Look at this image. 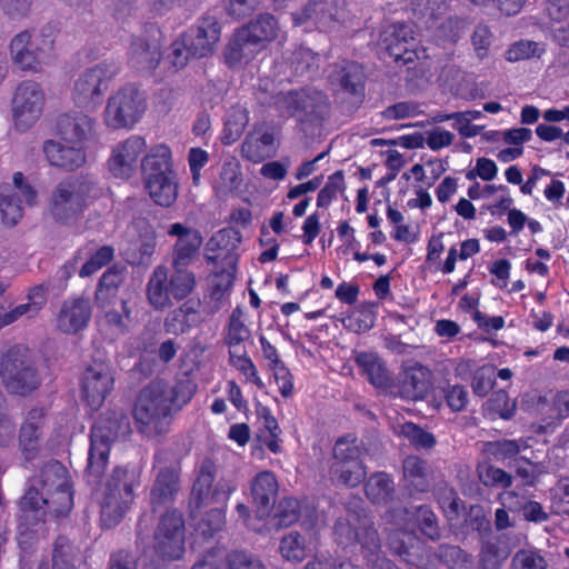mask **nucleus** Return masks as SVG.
Wrapping results in <instances>:
<instances>
[{"label": "nucleus", "instance_id": "19", "mask_svg": "<svg viewBox=\"0 0 569 569\" xmlns=\"http://www.w3.org/2000/svg\"><path fill=\"white\" fill-rule=\"evenodd\" d=\"M114 377L109 362L93 360L82 377V393L88 406L99 409L113 389Z\"/></svg>", "mask_w": 569, "mask_h": 569}, {"label": "nucleus", "instance_id": "52", "mask_svg": "<svg viewBox=\"0 0 569 569\" xmlns=\"http://www.w3.org/2000/svg\"><path fill=\"white\" fill-rule=\"evenodd\" d=\"M478 476L487 487L508 488L512 483V477L508 472L489 465L479 466Z\"/></svg>", "mask_w": 569, "mask_h": 569}, {"label": "nucleus", "instance_id": "51", "mask_svg": "<svg viewBox=\"0 0 569 569\" xmlns=\"http://www.w3.org/2000/svg\"><path fill=\"white\" fill-rule=\"evenodd\" d=\"M399 433L407 438L416 448L430 449L436 445L435 436L412 422L400 426Z\"/></svg>", "mask_w": 569, "mask_h": 569}, {"label": "nucleus", "instance_id": "37", "mask_svg": "<svg viewBox=\"0 0 569 569\" xmlns=\"http://www.w3.org/2000/svg\"><path fill=\"white\" fill-rule=\"evenodd\" d=\"M357 362L363 369L369 381L373 386L379 388H385L389 386L391 377L385 363L380 360V358L377 355L370 352L360 353L357 357Z\"/></svg>", "mask_w": 569, "mask_h": 569}, {"label": "nucleus", "instance_id": "59", "mask_svg": "<svg viewBox=\"0 0 569 569\" xmlns=\"http://www.w3.org/2000/svg\"><path fill=\"white\" fill-rule=\"evenodd\" d=\"M498 174L496 162L489 158H478L476 164L466 173L468 180L480 178L483 181H491Z\"/></svg>", "mask_w": 569, "mask_h": 569}, {"label": "nucleus", "instance_id": "8", "mask_svg": "<svg viewBox=\"0 0 569 569\" xmlns=\"http://www.w3.org/2000/svg\"><path fill=\"white\" fill-rule=\"evenodd\" d=\"M131 432L127 416L111 411L100 417L91 428V446L89 450L88 471L94 477H100L107 466L110 452V442L126 437Z\"/></svg>", "mask_w": 569, "mask_h": 569}, {"label": "nucleus", "instance_id": "35", "mask_svg": "<svg viewBox=\"0 0 569 569\" xmlns=\"http://www.w3.org/2000/svg\"><path fill=\"white\" fill-rule=\"evenodd\" d=\"M170 284L168 283V271L164 267H158L148 283L149 302L157 309L170 306Z\"/></svg>", "mask_w": 569, "mask_h": 569}, {"label": "nucleus", "instance_id": "56", "mask_svg": "<svg viewBox=\"0 0 569 569\" xmlns=\"http://www.w3.org/2000/svg\"><path fill=\"white\" fill-rule=\"evenodd\" d=\"M510 569H547V561L537 551L522 549L512 557Z\"/></svg>", "mask_w": 569, "mask_h": 569}, {"label": "nucleus", "instance_id": "45", "mask_svg": "<svg viewBox=\"0 0 569 569\" xmlns=\"http://www.w3.org/2000/svg\"><path fill=\"white\" fill-rule=\"evenodd\" d=\"M249 338L250 330L244 325L243 313L237 308L230 316L226 343L229 346L230 350H237V348Z\"/></svg>", "mask_w": 569, "mask_h": 569}, {"label": "nucleus", "instance_id": "12", "mask_svg": "<svg viewBox=\"0 0 569 569\" xmlns=\"http://www.w3.org/2000/svg\"><path fill=\"white\" fill-rule=\"evenodd\" d=\"M136 486H139V472L136 469H114L101 503V518L106 526H113L122 517L134 499L132 490Z\"/></svg>", "mask_w": 569, "mask_h": 569}, {"label": "nucleus", "instance_id": "42", "mask_svg": "<svg viewBox=\"0 0 569 569\" xmlns=\"http://www.w3.org/2000/svg\"><path fill=\"white\" fill-rule=\"evenodd\" d=\"M202 243L200 233H189L186 238L178 239L174 244L173 267H187L197 254Z\"/></svg>", "mask_w": 569, "mask_h": 569}, {"label": "nucleus", "instance_id": "43", "mask_svg": "<svg viewBox=\"0 0 569 569\" xmlns=\"http://www.w3.org/2000/svg\"><path fill=\"white\" fill-rule=\"evenodd\" d=\"M279 551L284 560L301 562L306 558L305 538L297 531L289 532L281 538Z\"/></svg>", "mask_w": 569, "mask_h": 569}, {"label": "nucleus", "instance_id": "28", "mask_svg": "<svg viewBox=\"0 0 569 569\" xmlns=\"http://www.w3.org/2000/svg\"><path fill=\"white\" fill-rule=\"evenodd\" d=\"M262 49L252 43V40L242 34L238 28L230 38L224 51L223 57L226 63L230 68H239L252 61Z\"/></svg>", "mask_w": 569, "mask_h": 569}, {"label": "nucleus", "instance_id": "32", "mask_svg": "<svg viewBox=\"0 0 569 569\" xmlns=\"http://www.w3.org/2000/svg\"><path fill=\"white\" fill-rule=\"evenodd\" d=\"M329 80L351 94H359L362 91L363 71L356 62L342 61L335 64Z\"/></svg>", "mask_w": 569, "mask_h": 569}, {"label": "nucleus", "instance_id": "40", "mask_svg": "<svg viewBox=\"0 0 569 569\" xmlns=\"http://www.w3.org/2000/svg\"><path fill=\"white\" fill-rule=\"evenodd\" d=\"M0 214L8 226H14L23 216L22 207L16 198V192L10 184L0 187Z\"/></svg>", "mask_w": 569, "mask_h": 569}, {"label": "nucleus", "instance_id": "57", "mask_svg": "<svg viewBox=\"0 0 569 569\" xmlns=\"http://www.w3.org/2000/svg\"><path fill=\"white\" fill-rule=\"evenodd\" d=\"M345 189L343 173L337 171L331 174L326 186L319 191L317 197L318 207H327L339 192Z\"/></svg>", "mask_w": 569, "mask_h": 569}, {"label": "nucleus", "instance_id": "21", "mask_svg": "<svg viewBox=\"0 0 569 569\" xmlns=\"http://www.w3.org/2000/svg\"><path fill=\"white\" fill-rule=\"evenodd\" d=\"M381 43L395 61L412 62L418 58L417 41L410 26L392 24L381 34Z\"/></svg>", "mask_w": 569, "mask_h": 569}, {"label": "nucleus", "instance_id": "30", "mask_svg": "<svg viewBox=\"0 0 569 569\" xmlns=\"http://www.w3.org/2000/svg\"><path fill=\"white\" fill-rule=\"evenodd\" d=\"M276 153L274 136L270 131L250 132L241 146L243 158L258 163Z\"/></svg>", "mask_w": 569, "mask_h": 569}, {"label": "nucleus", "instance_id": "54", "mask_svg": "<svg viewBox=\"0 0 569 569\" xmlns=\"http://www.w3.org/2000/svg\"><path fill=\"white\" fill-rule=\"evenodd\" d=\"M527 447V442L522 440H498L489 443V452L496 460L505 461Z\"/></svg>", "mask_w": 569, "mask_h": 569}, {"label": "nucleus", "instance_id": "16", "mask_svg": "<svg viewBox=\"0 0 569 569\" xmlns=\"http://www.w3.org/2000/svg\"><path fill=\"white\" fill-rule=\"evenodd\" d=\"M186 527L181 512H166L154 535L156 553L163 560L180 559L184 552Z\"/></svg>", "mask_w": 569, "mask_h": 569}, {"label": "nucleus", "instance_id": "63", "mask_svg": "<svg viewBox=\"0 0 569 569\" xmlns=\"http://www.w3.org/2000/svg\"><path fill=\"white\" fill-rule=\"evenodd\" d=\"M233 279L230 272L214 273L210 278V296L216 301H222L228 295Z\"/></svg>", "mask_w": 569, "mask_h": 569}, {"label": "nucleus", "instance_id": "26", "mask_svg": "<svg viewBox=\"0 0 569 569\" xmlns=\"http://www.w3.org/2000/svg\"><path fill=\"white\" fill-rule=\"evenodd\" d=\"M242 34L264 51L269 44L281 36L278 19L270 13H260L247 24L239 28Z\"/></svg>", "mask_w": 569, "mask_h": 569}, {"label": "nucleus", "instance_id": "38", "mask_svg": "<svg viewBox=\"0 0 569 569\" xmlns=\"http://www.w3.org/2000/svg\"><path fill=\"white\" fill-rule=\"evenodd\" d=\"M242 182L240 163L237 159L230 158L222 164L219 178L214 183L216 192L226 197L236 191Z\"/></svg>", "mask_w": 569, "mask_h": 569}, {"label": "nucleus", "instance_id": "13", "mask_svg": "<svg viewBox=\"0 0 569 569\" xmlns=\"http://www.w3.org/2000/svg\"><path fill=\"white\" fill-rule=\"evenodd\" d=\"M291 17L295 27H305L306 30L315 27L331 32L347 22L348 11L346 0H310Z\"/></svg>", "mask_w": 569, "mask_h": 569}, {"label": "nucleus", "instance_id": "4", "mask_svg": "<svg viewBox=\"0 0 569 569\" xmlns=\"http://www.w3.org/2000/svg\"><path fill=\"white\" fill-rule=\"evenodd\" d=\"M144 190L159 207L169 208L178 198L179 181L171 166V152L164 144L152 148L144 157Z\"/></svg>", "mask_w": 569, "mask_h": 569}, {"label": "nucleus", "instance_id": "46", "mask_svg": "<svg viewBox=\"0 0 569 569\" xmlns=\"http://www.w3.org/2000/svg\"><path fill=\"white\" fill-rule=\"evenodd\" d=\"M545 52L541 43L531 40H520L512 43L505 53L510 62H518L531 58H539Z\"/></svg>", "mask_w": 569, "mask_h": 569}, {"label": "nucleus", "instance_id": "48", "mask_svg": "<svg viewBox=\"0 0 569 569\" xmlns=\"http://www.w3.org/2000/svg\"><path fill=\"white\" fill-rule=\"evenodd\" d=\"M466 31L463 20L449 18L442 22L436 30L435 38L440 46L456 43Z\"/></svg>", "mask_w": 569, "mask_h": 569}, {"label": "nucleus", "instance_id": "27", "mask_svg": "<svg viewBox=\"0 0 569 569\" xmlns=\"http://www.w3.org/2000/svg\"><path fill=\"white\" fill-rule=\"evenodd\" d=\"M279 485L271 471H261L251 480L250 491L261 517L269 515L276 502Z\"/></svg>", "mask_w": 569, "mask_h": 569}, {"label": "nucleus", "instance_id": "47", "mask_svg": "<svg viewBox=\"0 0 569 569\" xmlns=\"http://www.w3.org/2000/svg\"><path fill=\"white\" fill-rule=\"evenodd\" d=\"M170 292L174 299L181 300L188 297L196 287V277L191 271L183 268H174V273L171 276Z\"/></svg>", "mask_w": 569, "mask_h": 569}, {"label": "nucleus", "instance_id": "3", "mask_svg": "<svg viewBox=\"0 0 569 569\" xmlns=\"http://www.w3.org/2000/svg\"><path fill=\"white\" fill-rule=\"evenodd\" d=\"M54 42L56 29L52 26L23 30L10 41L11 60L24 71L40 72L56 58Z\"/></svg>", "mask_w": 569, "mask_h": 569}, {"label": "nucleus", "instance_id": "7", "mask_svg": "<svg viewBox=\"0 0 569 569\" xmlns=\"http://www.w3.org/2000/svg\"><path fill=\"white\" fill-rule=\"evenodd\" d=\"M0 378L8 392L27 396L41 385L32 352L24 346H14L1 357Z\"/></svg>", "mask_w": 569, "mask_h": 569}, {"label": "nucleus", "instance_id": "5", "mask_svg": "<svg viewBox=\"0 0 569 569\" xmlns=\"http://www.w3.org/2000/svg\"><path fill=\"white\" fill-rule=\"evenodd\" d=\"M96 193V183L87 177L64 179L51 192L48 203L49 214L58 222H71L84 211Z\"/></svg>", "mask_w": 569, "mask_h": 569}, {"label": "nucleus", "instance_id": "6", "mask_svg": "<svg viewBox=\"0 0 569 569\" xmlns=\"http://www.w3.org/2000/svg\"><path fill=\"white\" fill-rule=\"evenodd\" d=\"M190 395H182L180 388L171 387L162 380L152 381L144 389V433L159 436L168 431L171 417L189 400Z\"/></svg>", "mask_w": 569, "mask_h": 569}, {"label": "nucleus", "instance_id": "20", "mask_svg": "<svg viewBox=\"0 0 569 569\" xmlns=\"http://www.w3.org/2000/svg\"><path fill=\"white\" fill-rule=\"evenodd\" d=\"M110 173L118 179H130L142 167V138L132 136L118 143L108 160Z\"/></svg>", "mask_w": 569, "mask_h": 569}, {"label": "nucleus", "instance_id": "31", "mask_svg": "<svg viewBox=\"0 0 569 569\" xmlns=\"http://www.w3.org/2000/svg\"><path fill=\"white\" fill-rule=\"evenodd\" d=\"M123 280V269L117 266L103 272L94 293V303L99 310H106L114 303L119 287L122 284Z\"/></svg>", "mask_w": 569, "mask_h": 569}, {"label": "nucleus", "instance_id": "1", "mask_svg": "<svg viewBox=\"0 0 569 569\" xmlns=\"http://www.w3.org/2000/svg\"><path fill=\"white\" fill-rule=\"evenodd\" d=\"M20 505L27 522L42 520L47 511L56 517L68 513L72 507L68 469L59 461L48 462L31 479Z\"/></svg>", "mask_w": 569, "mask_h": 569}, {"label": "nucleus", "instance_id": "36", "mask_svg": "<svg viewBox=\"0 0 569 569\" xmlns=\"http://www.w3.org/2000/svg\"><path fill=\"white\" fill-rule=\"evenodd\" d=\"M451 0H412L413 17L431 28L433 22L447 13Z\"/></svg>", "mask_w": 569, "mask_h": 569}, {"label": "nucleus", "instance_id": "24", "mask_svg": "<svg viewBox=\"0 0 569 569\" xmlns=\"http://www.w3.org/2000/svg\"><path fill=\"white\" fill-rule=\"evenodd\" d=\"M93 131V120L82 111L60 114L56 121V133L64 143L83 146Z\"/></svg>", "mask_w": 569, "mask_h": 569}, {"label": "nucleus", "instance_id": "62", "mask_svg": "<svg viewBox=\"0 0 569 569\" xmlns=\"http://www.w3.org/2000/svg\"><path fill=\"white\" fill-rule=\"evenodd\" d=\"M495 368L491 366H483L477 370L473 381L472 389L478 396H486L493 387L495 383Z\"/></svg>", "mask_w": 569, "mask_h": 569}, {"label": "nucleus", "instance_id": "41", "mask_svg": "<svg viewBox=\"0 0 569 569\" xmlns=\"http://www.w3.org/2000/svg\"><path fill=\"white\" fill-rule=\"evenodd\" d=\"M393 490V482L385 472L372 475L366 485V495L373 503H386Z\"/></svg>", "mask_w": 569, "mask_h": 569}, {"label": "nucleus", "instance_id": "60", "mask_svg": "<svg viewBox=\"0 0 569 569\" xmlns=\"http://www.w3.org/2000/svg\"><path fill=\"white\" fill-rule=\"evenodd\" d=\"M52 561V569H79L77 566L79 559L73 555L71 547L62 541H58Z\"/></svg>", "mask_w": 569, "mask_h": 569}, {"label": "nucleus", "instance_id": "33", "mask_svg": "<svg viewBox=\"0 0 569 569\" xmlns=\"http://www.w3.org/2000/svg\"><path fill=\"white\" fill-rule=\"evenodd\" d=\"M48 290L49 288L47 284H40L31 288L28 293V302L21 303L8 312L0 322V326L10 325L23 316L31 318L38 315L47 302Z\"/></svg>", "mask_w": 569, "mask_h": 569}, {"label": "nucleus", "instance_id": "25", "mask_svg": "<svg viewBox=\"0 0 569 569\" xmlns=\"http://www.w3.org/2000/svg\"><path fill=\"white\" fill-rule=\"evenodd\" d=\"M43 153L51 166L74 170L86 162V152L83 146L72 143H61L54 140H48L43 143Z\"/></svg>", "mask_w": 569, "mask_h": 569}, {"label": "nucleus", "instance_id": "10", "mask_svg": "<svg viewBox=\"0 0 569 569\" xmlns=\"http://www.w3.org/2000/svg\"><path fill=\"white\" fill-rule=\"evenodd\" d=\"M335 536L336 541L343 547L359 542L369 568L373 559L382 556L377 530L367 517L357 512L347 511L343 517L336 521Z\"/></svg>", "mask_w": 569, "mask_h": 569}, {"label": "nucleus", "instance_id": "49", "mask_svg": "<svg viewBox=\"0 0 569 569\" xmlns=\"http://www.w3.org/2000/svg\"><path fill=\"white\" fill-rule=\"evenodd\" d=\"M114 256V250L110 246H102L94 252L90 253L89 259L84 262L79 271L81 278L90 277L98 270L108 264Z\"/></svg>", "mask_w": 569, "mask_h": 569}, {"label": "nucleus", "instance_id": "53", "mask_svg": "<svg viewBox=\"0 0 569 569\" xmlns=\"http://www.w3.org/2000/svg\"><path fill=\"white\" fill-rule=\"evenodd\" d=\"M229 355L230 363L246 377L247 381L254 383L259 388L263 386L254 363L246 356L244 351L237 353V350H229Z\"/></svg>", "mask_w": 569, "mask_h": 569}, {"label": "nucleus", "instance_id": "61", "mask_svg": "<svg viewBox=\"0 0 569 569\" xmlns=\"http://www.w3.org/2000/svg\"><path fill=\"white\" fill-rule=\"evenodd\" d=\"M226 569H267L257 557L236 551L227 557Z\"/></svg>", "mask_w": 569, "mask_h": 569}, {"label": "nucleus", "instance_id": "34", "mask_svg": "<svg viewBox=\"0 0 569 569\" xmlns=\"http://www.w3.org/2000/svg\"><path fill=\"white\" fill-rule=\"evenodd\" d=\"M249 122V114L246 108L241 106L231 107L224 117V127L221 133L223 144L234 143L243 133Z\"/></svg>", "mask_w": 569, "mask_h": 569}, {"label": "nucleus", "instance_id": "2", "mask_svg": "<svg viewBox=\"0 0 569 569\" xmlns=\"http://www.w3.org/2000/svg\"><path fill=\"white\" fill-rule=\"evenodd\" d=\"M385 521L392 526L388 542L399 556L408 553V546L416 539V529L430 539H437L440 536L437 518L426 506L418 507L413 511L401 507L393 508L386 512Z\"/></svg>", "mask_w": 569, "mask_h": 569}, {"label": "nucleus", "instance_id": "39", "mask_svg": "<svg viewBox=\"0 0 569 569\" xmlns=\"http://www.w3.org/2000/svg\"><path fill=\"white\" fill-rule=\"evenodd\" d=\"M403 475L409 486L417 491L425 492L429 489L428 470L426 462L420 458L410 456L403 461Z\"/></svg>", "mask_w": 569, "mask_h": 569}, {"label": "nucleus", "instance_id": "44", "mask_svg": "<svg viewBox=\"0 0 569 569\" xmlns=\"http://www.w3.org/2000/svg\"><path fill=\"white\" fill-rule=\"evenodd\" d=\"M288 62L295 76H305L317 69L319 56L308 48L300 47L291 53Z\"/></svg>", "mask_w": 569, "mask_h": 569}, {"label": "nucleus", "instance_id": "23", "mask_svg": "<svg viewBox=\"0 0 569 569\" xmlns=\"http://www.w3.org/2000/svg\"><path fill=\"white\" fill-rule=\"evenodd\" d=\"M221 28L218 19L211 14L202 16L194 27L182 34L186 37L193 52L203 58L211 54L219 42Z\"/></svg>", "mask_w": 569, "mask_h": 569}, {"label": "nucleus", "instance_id": "55", "mask_svg": "<svg viewBox=\"0 0 569 569\" xmlns=\"http://www.w3.org/2000/svg\"><path fill=\"white\" fill-rule=\"evenodd\" d=\"M146 31L150 37V41L147 43V49H144V68H156L162 57V33L153 26L149 27Z\"/></svg>", "mask_w": 569, "mask_h": 569}, {"label": "nucleus", "instance_id": "14", "mask_svg": "<svg viewBox=\"0 0 569 569\" xmlns=\"http://www.w3.org/2000/svg\"><path fill=\"white\" fill-rule=\"evenodd\" d=\"M114 74V66L108 62H101L83 70L73 84V102L84 109H96Z\"/></svg>", "mask_w": 569, "mask_h": 569}, {"label": "nucleus", "instance_id": "64", "mask_svg": "<svg viewBox=\"0 0 569 569\" xmlns=\"http://www.w3.org/2000/svg\"><path fill=\"white\" fill-rule=\"evenodd\" d=\"M546 12L552 22V28L563 24L569 18V0H548Z\"/></svg>", "mask_w": 569, "mask_h": 569}, {"label": "nucleus", "instance_id": "18", "mask_svg": "<svg viewBox=\"0 0 569 569\" xmlns=\"http://www.w3.org/2000/svg\"><path fill=\"white\" fill-rule=\"evenodd\" d=\"M213 479V463L210 461L203 462L192 489V497L197 501V506L208 501L226 506L230 496L238 488V480L233 475L221 477L212 489Z\"/></svg>", "mask_w": 569, "mask_h": 569}, {"label": "nucleus", "instance_id": "58", "mask_svg": "<svg viewBox=\"0 0 569 569\" xmlns=\"http://www.w3.org/2000/svg\"><path fill=\"white\" fill-rule=\"evenodd\" d=\"M420 106L411 101H401L386 108L382 112L388 120H400L419 116L421 113Z\"/></svg>", "mask_w": 569, "mask_h": 569}, {"label": "nucleus", "instance_id": "11", "mask_svg": "<svg viewBox=\"0 0 569 569\" xmlns=\"http://www.w3.org/2000/svg\"><path fill=\"white\" fill-rule=\"evenodd\" d=\"M142 114V91L139 83H127L113 92L103 111V122L112 130H130Z\"/></svg>", "mask_w": 569, "mask_h": 569}, {"label": "nucleus", "instance_id": "29", "mask_svg": "<svg viewBox=\"0 0 569 569\" xmlns=\"http://www.w3.org/2000/svg\"><path fill=\"white\" fill-rule=\"evenodd\" d=\"M432 385V372L423 365L415 362L405 368L403 392L408 398L422 399Z\"/></svg>", "mask_w": 569, "mask_h": 569}, {"label": "nucleus", "instance_id": "9", "mask_svg": "<svg viewBox=\"0 0 569 569\" xmlns=\"http://www.w3.org/2000/svg\"><path fill=\"white\" fill-rule=\"evenodd\" d=\"M363 457L365 449L356 438H339L332 450L331 479L351 488L362 483L367 477Z\"/></svg>", "mask_w": 569, "mask_h": 569}, {"label": "nucleus", "instance_id": "22", "mask_svg": "<svg viewBox=\"0 0 569 569\" xmlns=\"http://www.w3.org/2000/svg\"><path fill=\"white\" fill-rule=\"evenodd\" d=\"M91 319L89 300L82 297L66 299L57 313L56 327L66 335H77L87 328Z\"/></svg>", "mask_w": 569, "mask_h": 569}, {"label": "nucleus", "instance_id": "15", "mask_svg": "<svg viewBox=\"0 0 569 569\" xmlns=\"http://www.w3.org/2000/svg\"><path fill=\"white\" fill-rule=\"evenodd\" d=\"M46 103L42 87L32 80L22 81L16 89L12 99L14 127L27 131L40 119Z\"/></svg>", "mask_w": 569, "mask_h": 569}, {"label": "nucleus", "instance_id": "50", "mask_svg": "<svg viewBox=\"0 0 569 569\" xmlns=\"http://www.w3.org/2000/svg\"><path fill=\"white\" fill-rule=\"evenodd\" d=\"M193 58H199L198 53L193 52L192 47H190L186 37L181 33L172 42L171 52L169 53L168 59L174 68L182 69Z\"/></svg>", "mask_w": 569, "mask_h": 569}, {"label": "nucleus", "instance_id": "17", "mask_svg": "<svg viewBox=\"0 0 569 569\" xmlns=\"http://www.w3.org/2000/svg\"><path fill=\"white\" fill-rule=\"evenodd\" d=\"M48 428L46 406H34L27 411L18 438L20 452L27 461H32L41 455Z\"/></svg>", "mask_w": 569, "mask_h": 569}]
</instances>
